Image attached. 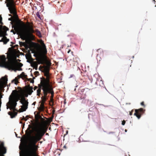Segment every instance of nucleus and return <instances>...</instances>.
<instances>
[{"label": "nucleus", "instance_id": "obj_27", "mask_svg": "<svg viewBox=\"0 0 156 156\" xmlns=\"http://www.w3.org/2000/svg\"><path fill=\"white\" fill-rule=\"evenodd\" d=\"M34 66V67H36V70H37V64L36 62H34L33 64Z\"/></svg>", "mask_w": 156, "mask_h": 156}, {"label": "nucleus", "instance_id": "obj_45", "mask_svg": "<svg viewBox=\"0 0 156 156\" xmlns=\"http://www.w3.org/2000/svg\"><path fill=\"white\" fill-rule=\"evenodd\" d=\"M55 112V110H54L53 111H52L53 114H54Z\"/></svg>", "mask_w": 156, "mask_h": 156}, {"label": "nucleus", "instance_id": "obj_37", "mask_svg": "<svg viewBox=\"0 0 156 156\" xmlns=\"http://www.w3.org/2000/svg\"><path fill=\"white\" fill-rule=\"evenodd\" d=\"M23 118L22 119V120H25V121H26L27 120V119H26V118H24L23 116Z\"/></svg>", "mask_w": 156, "mask_h": 156}, {"label": "nucleus", "instance_id": "obj_7", "mask_svg": "<svg viewBox=\"0 0 156 156\" xmlns=\"http://www.w3.org/2000/svg\"><path fill=\"white\" fill-rule=\"evenodd\" d=\"M135 111V112L134 115L136 116L137 118L139 119L141 117V115L144 113L145 110L141 108L139 109H136Z\"/></svg>", "mask_w": 156, "mask_h": 156}, {"label": "nucleus", "instance_id": "obj_50", "mask_svg": "<svg viewBox=\"0 0 156 156\" xmlns=\"http://www.w3.org/2000/svg\"><path fill=\"white\" fill-rule=\"evenodd\" d=\"M20 123H22V122H20Z\"/></svg>", "mask_w": 156, "mask_h": 156}, {"label": "nucleus", "instance_id": "obj_56", "mask_svg": "<svg viewBox=\"0 0 156 156\" xmlns=\"http://www.w3.org/2000/svg\"><path fill=\"white\" fill-rule=\"evenodd\" d=\"M23 25H24V23L23 22Z\"/></svg>", "mask_w": 156, "mask_h": 156}, {"label": "nucleus", "instance_id": "obj_41", "mask_svg": "<svg viewBox=\"0 0 156 156\" xmlns=\"http://www.w3.org/2000/svg\"><path fill=\"white\" fill-rule=\"evenodd\" d=\"M36 103V101H35V102H34L33 103V105H35Z\"/></svg>", "mask_w": 156, "mask_h": 156}, {"label": "nucleus", "instance_id": "obj_40", "mask_svg": "<svg viewBox=\"0 0 156 156\" xmlns=\"http://www.w3.org/2000/svg\"><path fill=\"white\" fill-rule=\"evenodd\" d=\"M37 88V86H35L34 87V90H35Z\"/></svg>", "mask_w": 156, "mask_h": 156}, {"label": "nucleus", "instance_id": "obj_8", "mask_svg": "<svg viewBox=\"0 0 156 156\" xmlns=\"http://www.w3.org/2000/svg\"><path fill=\"white\" fill-rule=\"evenodd\" d=\"M20 102L23 105L22 106L21 109H20V112H22L26 111V109L28 108V102L26 100H24L22 99V100H20Z\"/></svg>", "mask_w": 156, "mask_h": 156}, {"label": "nucleus", "instance_id": "obj_31", "mask_svg": "<svg viewBox=\"0 0 156 156\" xmlns=\"http://www.w3.org/2000/svg\"><path fill=\"white\" fill-rule=\"evenodd\" d=\"M34 74L37 76H38L39 75V73L38 71H35L34 73Z\"/></svg>", "mask_w": 156, "mask_h": 156}, {"label": "nucleus", "instance_id": "obj_48", "mask_svg": "<svg viewBox=\"0 0 156 156\" xmlns=\"http://www.w3.org/2000/svg\"><path fill=\"white\" fill-rule=\"evenodd\" d=\"M31 76H33V75H32V73L31 74Z\"/></svg>", "mask_w": 156, "mask_h": 156}, {"label": "nucleus", "instance_id": "obj_32", "mask_svg": "<svg viewBox=\"0 0 156 156\" xmlns=\"http://www.w3.org/2000/svg\"><path fill=\"white\" fill-rule=\"evenodd\" d=\"M13 81H15V84H17L18 83V80H17V79H14V80H13Z\"/></svg>", "mask_w": 156, "mask_h": 156}, {"label": "nucleus", "instance_id": "obj_4", "mask_svg": "<svg viewBox=\"0 0 156 156\" xmlns=\"http://www.w3.org/2000/svg\"><path fill=\"white\" fill-rule=\"evenodd\" d=\"M12 94H13V95H10L9 98V101L8 103L9 105V107L7 104L6 105L7 109L10 108V110H14L17 104V102L19 100H22V99L20 94L18 93V91L16 90H13Z\"/></svg>", "mask_w": 156, "mask_h": 156}, {"label": "nucleus", "instance_id": "obj_36", "mask_svg": "<svg viewBox=\"0 0 156 156\" xmlns=\"http://www.w3.org/2000/svg\"><path fill=\"white\" fill-rule=\"evenodd\" d=\"M125 123H126V122L124 120H123V121H122V124L123 125H124L125 124Z\"/></svg>", "mask_w": 156, "mask_h": 156}, {"label": "nucleus", "instance_id": "obj_11", "mask_svg": "<svg viewBox=\"0 0 156 156\" xmlns=\"http://www.w3.org/2000/svg\"><path fill=\"white\" fill-rule=\"evenodd\" d=\"M6 152V148L4 146L3 142L0 144V156H4V154Z\"/></svg>", "mask_w": 156, "mask_h": 156}, {"label": "nucleus", "instance_id": "obj_22", "mask_svg": "<svg viewBox=\"0 0 156 156\" xmlns=\"http://www.w3.org/2000/svg\"><path fill=\"white\" fill-rule=\"evenodd\" d=\"M50 67L48 66H45L44 67V72H49Z\"/></svg>", "mask_w": 156, "mask_h": 156}, {"label": "nucleus", "instance_id": "obj_28", "mask_svg": "<svg viewBox=\"0 0 156 156\" xmlns=\"http://www.w3.org/2000/svg\"><path fill=\"white\" fill-rule=\"evenodd\" d=\"M79 90L81 92H84L85 89L83 88H82V87H81L79 88Z\"/></svg>", "mask_w": 156, "mask_h": 156}, {"label": "nucleus", "instance_id": "obj_39", "mask_svg": "<svg viewBox=\"0 0 156 156\" xmlns=\"http://www.w3.org/2000/svg\"><path fill=\"white\" fill-rule=\"evenodd\" d=\"M53 98H50V101L52 102V103H53Z\"/></svg>", "mask_w": 156, "mask_h": 156}, {"label": "nucleus", "instance_id": "obj_14", "mask_svg": "<svg viewBox=\"0 0 156 156\" xmlns=\"http://www.w3.org/2000/svg\"><path fill=\"white\" fill-rule=\"evenodd\" d=\"M80 61L79 58L76 56H74L73 58V62H74V64L77 65Z\"/></svg>", "mask_w": 156, "mask_h": 156}, {"label": "nucleus", "instance_id": "obj_5", "mask_svg": "<svg viewBox=\"0 0 156 156\" xmlns=\"http://www.w3.org/2000/svg\"><path fill=\"white\" fill-rule=\"evenodd\" d=\"M8 3L6 4L10 13L15 14L16 13V9L15 8V5L13 0H6Z\"/></svg>", "mask_w": 156, "mask_h": 156}, {"label": "nucleus", "instance_id": "obj_19", "mask_svg": "<svg viewBox=\"0 0 156 156\" xmlns=\"http://www.w3.org/2000/svg\"><path fill=\"white\" fill-rule=\"evenodd\" d=\"M35 32L36 33V35L38 36L39 37H41L42 35L41 32L37 29H36L35 30Z\"/></svg>", "mask_w": 156, "mask_h": 156}, {"label": "nucleus", "instance_id": "obj_35", "mask_svg": "<svg viewBox=\"0 0 156 156\" xmlns=\"http://www.w3.org/2000/svg\"><path fill=\"white\" fill-rule=\"evenodd\" d=\"M54 95V93H53V92L51 94V96L50 97V98H53Z\"/></svg>", "mask_w": 156, "mask_h": 156}, {"label": "nucleus", "instance_id": "obj_33", "mask_svg": "<svg viewBox=\"0 0 156 156\" xmlns=\"http://www.w3.org/2000/svg\"><path fill=\"white\" fill-rule=\"evenodd\" d=\"M133 109H132L131 111H130V112H129V115H133Z\"/></svg>", "mask_w": 156, "mask_h": 156}, {"label": "nucleus", "instance_id": "obj_12", "mask_svg": "<svg viewBox=\"0 0 156 156\" xmlns=\"http://www.w3.org/2000/svg\"><path fill=\"white\" fill-rule=\"evenodd\" d=\"M41 86L45 88L48 93H50L51 94L52 93L54 92L52 87L50 84L49 85L44 84L43 85H41Z\"/></svg>", "mask_w": 156, "mask_h": 156}, {"label": "nucleus", "instance_id": "obj_49", "mask_svg": "<svg viewBox=\"0 0 156 156\" xmlns=\"http://www.w3.org/2000/svg\"><path fill=\"white\" fill-rule=\"evenodd\" d=\"M71 53H72V54H73V51H72V52H71Z\"/></svg>", "mask_w": 156, "mask_h": 156}, {"label": "nucleus", "instance_id": "obj_24", "mask_svg": "<svg viewBox=\"0 0 156 156\" xmlns=\"http://www.w3.org/2000/svg\"><path fill=\"white\" fill-rule=\"evenodd\" d=\"M41 98L42 99L41 102H43L44 103H45V101H46L47 99V97H43V96H42Z\"/></svg>", "mask_w": 156, "mask_h": 156}, {"label": "nucleus", "instance_id": "obj_9", "mask_svg": "<svg viewBox=\"0 0 156 156\" xmlns=\"http://www.w3.org/2000/svg\"><path fill=\"white\" fill-rule=\"evenodd\" d=\"M18 89H19L18 91V93L20 94V96L23 100H25V97H27L28 96V94L25 92V90L22 89L20 87H18Z\"/></svg>", "mask_w": 156, "mask_h": 156}, {"label": "nucleus", "instance_id": "obj_42", "mask_svg": "<svg viewBox=\"0 0 156 156\" xmlns=\"http://www.w3.org/2000/svg\"><path fill=\"white\" fill-rule=\"evenodd\" d=\"M71 51V50H70V49L69 50V51H68V52H67L68 53H69Z\"/></svg>", "mask_w": 156, "mask_h": 156}, {"label": "nucleus", "instance_id": "obj_2", "mask_svg": "<svg viewBox=\"0 0 156 156\" xmlns=\"http://www.w3.org/2000/svg\"><path fill=\"white\" fill-rule=\"evenodd\" d=\"M3 65L9 70H12L16 72L17 70L22 71L21 67L23 64L21 63H18L15 59L12 58L6 61V58L4 55L0 56V66Z\"/></svg>", "mask_w": 156, "mask_h": 156}, {"label": "nucleus", "instance_id": "obj_53", "mask_svg": "<svg viewBox=\"0 0 156 156\" xmlns=\"http://www.w3.org/2000/svg\"><path fill=\"white\" fill-rule=\"evenodd\" d=\"M26 117H28V115Z\"/></svg>", "mask_w": 156, "mask_h": 156}, {"label": "nucleus", "instance_id": "obj_26", "mask_svg": "<svg viewBox=\"0 0 156 156\" xmlns=\"http://www.w3.org/2000/svg\"><path fill=\"white\" fill-rule=\"evenodd\" d=\"M46 66H48L50 67L51 64V63L49 61H47L46 62Z\"/></svg>", "mask_w": 156, "mask_h": 156}, {"label": "nucleus", "instance_id": "obj_25", "mask_svg": "<svg viewBox=\"0 0 156 156\" xmlns=\"http://www.w3.org/2000/svg\"><path fill=\"white\" fill-rule=\"evenodd\" d=\"M16 24H18V25H19L20 26V24H15L14 25L12 26V28H14V26H15V25H16ZM14 30H15V31H14L13 30H11V32H12L14 34H16V33L17 34V33L16 32V31H15V30L14 28Z\"/></svg>", "mask_w": 156, "mask_h": 156}, {"label": "nucleus", "instance_id": "obj_44", "mask_svg": "<svg viewBox=\"0 0 156 156\" xmlns=\"http://www.w3.org/2000/svg\"><path fill=\"white\" fill-rule=\"evenodd\" d=\"M53 116L52 118H50V120H51V121L52 120V119L53 118Z\"/></svg>", "mask_w": 156, "mask_h": 156}, {"label": "nucleus", "instance_id": "obj_3", "mask_svg": "<svg viewBox=\"0 0 156 156\" xmlns=\"http://www.w3.org/2000/svg\"><path fill=\"white\" fill-rule=\"evenodd\" d=\"M14 28L17 34L20 36L22 39L25 40L30 38H34V37L33 34L35 32L33 27H29L28 30H26L23 28L21 26L16 24L14 26Z\"/></svg>", "mask_w": 156, "mask_h": 156}, {"label": "nucleus", "instance_id": "obj_13", "mask_svg": "<svg viewBox=\"0 0 156 156\" xmlns=\"http://www.w3.org/2000/svg\"><path fill=\"white\" fill-rule=\"evenodd\" d=\"M28 87L26 91L27 93L29 95L31 94L32 92H33V88L32 87H30V85L28 86Z\"/></svg>", "mask_w": 156, "mask_h": 156}, {"label": "nucleus", "instance_id": "obj_38", "mask_svg": "<svg viewBox=\"0 0 156 156\" xmlns=\"http://www.w3.org/2000/svg\"><path fill=\"white\" fill-rule=\"evenodd\" d=\"M37 16L39 18H40V15L39 14L38 12H37L36 14Z\"/></svg>", "mask_w": 156, "mask_h": 156}, {"label": "nucleus", "instance_id": "obj_30", "mask_svg": "<svg viewBox=\"0 0 156 156\" xmlns=\"http://www.w3.org/2000/svg\"><path fill=\"white\" fill-rule=\"evenodd\" d=\"M3 37L2 38V39L0 40V42H3V40L4 38H6L5 36H4L2 37Z\"/></svg>", "mask_w": 156, "mask_h": 156}, {"label": "nucleus", "instance_id": "obj_1", "mask_svg": "<svg viewBox=\"0 0 156 156\" xmlns=\"http://www.w3.org/2000/svg\"><path fill=\"white\" fill-rule=\"evenodd\" d=\"M31 128L32 126L29 125L25 131L27 135L30 136L29 141L30 144L25 148L23 156H39L37 153L38 147L36 145V144L41 140L47 131V128L44 127L37 128L35 130L34 135L31 136L32 131L30 129Z\"/></svg>", "mask_w": 156, "mask_h": 156}, {"label": "nucleus", "instance_id": "obj_43", "mask_svg": "<svg viewBox=\"0 0 156 156\" xmlns=\"http://www.w3.org/2000/svg\"><path fill=\"white\" fill-rule=\"evenodd\" d=\"M152 1H153V2H154V4H155V2H156L155 0H152Z\"/></svg>", "mask_w": 156, "mask_h": 156}, {"label": "nucleus", "instance_id": "obj_51", "mask_svg": "<svg viewBox=\"0 0 156 156\" xmlns=\"http://www.w3.org/2000/svg\"><path fill=\"white\" fill-rule=\"evenodd\" d=\"M125 131L126 132V131H127V130H126V129H125Z\"/></svg>", "mask_w": 156, "mask_h": 156}, {"label": "nucleus", "instance_id": "obj_29", "mask_svg": "<svg viewBox=\"0 0 156 156\" xmlns=\"http://www.w3.org/2000/svg\"><path fill=\"white\" fill-rule=\"evenodd\" d=\"M44 75L46 77L48 76L49 75V72H44Z\"/></svg>", "mask_w": 156, "mask_h": 156}, {"label": "nucleus", "instance_id": "obj_6", "mask_svg": "<svg viewBox=\"0 0 156 156\" xmlns=\"http://www.w3.org/2000/svg\"><path fill=\"white\" fill-rule=\"evenodd\" d=\"M2 17L0 16V24H2ZM8 30H9V28L6 26L0 25V37L7 35L6 31Z\"/></svg>", "mask_w": 156, "mask_h": 156}, {"label": "nucleus", "instance_id": "obj_23", "mask_svg": "<svg viewBox=\"0 0 156 156\" xmlns=\"http://www.w3.org/2000/svg\"><path fill=\"white\" fill-rule=\"evenodd\" d=\"M9 39L7 38L6 37L5 38H4L3 40V43L4 44H6L9 41Z\"/></svg>", "mask_w": 156, "mask_h": 156}, {"label": "nucleus", "instance_id": "obj_10", "mask_svg": "<svg viewBox=\"0 0 156 156\" xmlns=\"http://www.w3.org/2000/svg\"><path fill=\"white\" fill-rule=\"evenodd\" d=\"M41 85H43L44 84L47 85H50V75L46 77V79H45L44 77H42L41 78Z\"/></svg>", "mask_w": 156, "mask_h": 156}, {"label": "nucleus", "instance_id": "obj_20", "mask_svg": "<svg viewBox=\"0 0 156 156\" xmlns=\"http://www.w3.org/2000/svg\"><path fill=\"white\" fill-rule=\"evenodd\" d=\"M20 76L22 78H24V79H27L28 80H31V79H27V75L25 74V73L24 72H22V73L20 75Z\"/></svg>", "mask_w": 156, "mask_h": 156}, {"label": "nucleus", "instance_id": "obj_55", "mask_svg": "<svg viewBox=\"0 0 156 156\" xmlns=\"http://www.w3.org/2000/svg\"><path fill=\"white\" fill-rule=\"evenodd\" d=\"M64 147H66V146H64Z\"/></svg>", "mask_w": 156, "mask_h": 156}, {"label": "nucleus", "instance_id": "obj_18", "mask_svg": "<svg viewBox=\"0 0 156 156\" xmlns=\"http://www.w3.org/2000/svg\"><path fill=\"white\" fill-rule=\"evenodd\" d=\"M44 103H45L43 102H41V104L39 107L41 111H43L45 108V106L44 105Z\"/></svg>", "mask_w": 156, "mask_h": 156}, {"label": "nucleus", "instance_id": "obj_57", "mask_svg": "<svg viewBox=\"0 0 156 156\" xmlns=\"http://www.w3.org/2000/svg\"><path fill=\"white\" fill-rule=\"evenodd\" d=\"M129 156H130L129 154Z\"/></svg>", "mask_w": 156, "mask_h": 156}, {"label": "nucleus", "instance_id": "obj_17", "mask_svg": "<svg viewBox=\"0 0 156 156\" xmlns=\"http://www.w3.org/2000/svg\"><path fill=\"white\" fill-rule=\"evenodd\" d=\"M39 88L37 90V95L38 96H40L41 93V88H42V87L41 86V85L40 84V85L39 86Z\"/></svg>", "mask_w": 156, "mask_h": 156}, {"label": "nucleus", "instance_id": "obj_34", "mask_svg": "<svg viewBox=\"0 0 156 156\" xmlns=\"http://www.w3.org/2000/svg\"><path fill=\"white\" fill-rule=\"evenodd\" d=\"M140 104L141 105H142L144 107H145V105L144 104V101L142 102Z\"/></svg>", "mask_w": 156, "mask_h": 156}, {"label": "nucleus", "instance_id": "obj_52", "mask_svg": "<svg viewBox=\"0 0 156 156\" xmlns=\"http://www.w3.org/2000/svg\"><path fill=\"white\" fill-rule=\"evenodd\" d=\"M46 135H48V133H46Z\"/></svg>", "mask_w": 156, "mask_h": 156}, {"label": "nucleus", "instance_id": "obj_47", "mask_svg": "<svg viewBox=\"0 0 156 156\" xmlns=\"http://www.w3.org/2000/svg\"><path fill=\"white\" fill-rule=\"evenodd\" d=\"M9 20H11V18H9Z\"/></svg>", "mask_w": 156, "mask_h": 156}, {"label": "nucleus", "instance_id": "obj_46", "mask_svg": "<svg viewBox=\"0 0 156 156\" xmlns=\"http://www.w3.org/2000/svg\"><path fill=\"white\" fill-rule=\"evenodd\" d=\"M34 82V80H31L30 82L31 83H33Z\"/></svg>", "mask_w": 156, "mask_h": 156}, {"label": "nucleus", "instance_id": "obj_15", "mask_svg": "<svg viewBox=\"0 0 156 156\" xmlns=\"http://www.w3.org/2000/svg\"><path fill=\"white\" fill-rule=\"evenodd\" d=\"M41 44L42 45V49L43 50L44 53L45 54H46L47 52V51L46 46L43 41H42V43H41Z\"/></svg>", "mask_w": 156, "mask_h": 156}, {"label": "nucleus", "instance_id": "obj_54", "mask_svg": "<svg viewBox=\"0 0 156 156\" xmlns=\"http://www.w3.org/2000/svg\"><path fill=\"white\" fill-rule=\"evenodd\" d=\"M35 67V69H36V67Z\"/></svg>", "mask_w": 156, "mask_h": 156}, {"label": "nucleus", "instance_id": "obj_16", "mask_svg": "<svg viewBox=\"0 0 156 156\" xmlns=\"http://www.w3.org/2000/svg\"><path fill=\"white\" fill-rule=\"evenodd\" d=\"M9 115H10L11 118L14 117L17 114V113L16 112H14L13 113L11 112H9L8 113Z\"/></svg>", "mask_w": 156, "mask_h": 156}, {"label": "nucleus", "instance_id": "obj_21", "mask_svg": "<svg viewBox=\"0 0 156 156\" xmlns=\"http://www.w3.org/2000/svg\"><path fill=\"white\" fill-rule=\"evenodd\" d=\"M42 89L43 90V94H44V96H43V97H47L48 93L47 92L45 89V88H44V87H42Z\"/></svg>", "mask_w": 156, "mask_h": 156}]
</instances>
